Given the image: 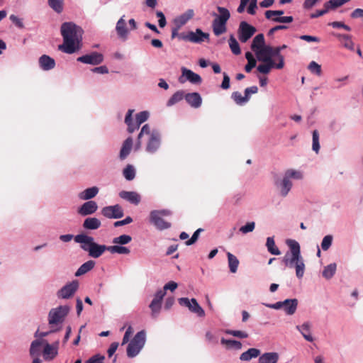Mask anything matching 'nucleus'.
<instances>
[{
  "label": "nucleus",
  "instance_id": "1",
  "mask_svg": "<svg viewBox=\"0 0 363 363\" xmlns=\"http://www.w3.org/2000/svg\"><path fill=\"white\" fill-rule=\"evenodd\" d=\"M63 43L58 49L67 54H72L82 48L83 30L73 22L63 23L60 28Z\"/></svg>",
  "mask_w": 363,
  "mask_h": 363
},
{
  "label": "nucleus",
  "instance_id": "2",
  "mask_svg": "<svg viewBox=\"0 0 363 363\" xmlns=\"http://www.w3.org/2000/svg\"><path fill=\"white\" fill-rule=\"evenodd\" d=\"M286 244L289 247L283 257V262L289 268H294L296 276L298 279H302L306 269L304 259L301 254L299 243L294 240H288Z\"/></svg>",
  "mask_w": 363,
  "mask_h": 363
},
{
  "label": "nucleus",
  "instance_id": "3",
  "mask_svg": "<svg viewBox=\"0 0 363 363\" xmlns=\"http://www.w3.org/2000/svg\"><path fill=\"white\" fill-rule=\"evenodd\" d=\"M75 242L80 244V247L87 252L89 256L92 258H99L106 251H108L109 246L98 244L94 238L86 234L77 235L74 238Z\"/></svg>",
  "mask_w": 363,
  "mask_h": 363
},
{
  "label": "nucleus",
  "instance_id": "4",
  "mask_svg": "<svg viewBox=\"0 0 363 363\" xmlns=\"http://www.w3.org/2000/svg\"><path fill=\"white\" fill-rule=\"evenodd\" d=\"M302 179L303 174L301 171L289 169L284 172L281 179L275 180L274 184L279 189V194L282 197H286L292 189V180H301Z\"/></svg>",
  "mask_w": 363,
  "mask_h": 363
},
{
  "label": "nucleus",
  "instance_id": "5",
  "mask_svg": "<svg viewBox=\"0 0 363 363\" xmlns=\"http://www.w3.org/2000/svg\"><path fill=\"white\" fill-rule=\"evenodd\" d=\"M218 13H213L212 29L216 36H220L227 31V23L230 18L229 10L225 7L217 6Z\"/></svg>",
  "mask_w": 363,
  "mask_h": 363
},
{
  "label": "nucleus",
  "instance_id": "6",
  "mask_svg": "<svg viewBox=\"0 0 363 363\" xmlns=\"http://www.w3.org/2000/svg\"><path fill=\"white\" fill-rule=\"evenodd\" d=\"M146 342L145 330L138 332L127 347V356L130 358L136 357L143 348Z\"/></svg>",
  "mask_w": 363,
  "mask_h": 363
},
{
  "label": "nucleus",
  "instance_id": "7",
  "mask_svg": "<svg viewBox=\"0 0 363 363\" xmlns=\"http://www.w3.org/2000/svg\"><path fill=\"white\" fill-rule=\"evenodd\" d=\"M171 215V211L167 209L154 210L150 213V222L160 230L168 229L171 227V223L163 219L164 216Z\"/></svg>",
  "mask_w": 363,
  "mask_h": 363
},
{
  "label": "nucleus",
  "instance_id": "8",
  "mask_svg": "<svg viewBox=\"0 0 363 363\" xmlns=\"http://www.w3.org/2000/svg\"><path fill=\"white\" fill-rule=\"evenodd\" d=\"M70 310L68 306H60L57 308H52L48 314V323L50 325H57L62 323L65 317L67 315Z\"/></svg>",
  "mask_w": 363,
  "mask_h": 363
},
{
  "label": "nucleus",
  "instance_id": "9",
  "mask_svg": "<svg viewBox=\"0 0 363 363\" xmlns=\"http://www.w3.org/2000/svg\"><path fill=\"white\" fill-rule=\"evenodd\" d=\"M179 39L194 43H201L209 39V34L203 32L200 28H196L195 31L181 33Z\"/></svg>",
  "mask_w": 363,
  "mask_h": 363
},
{
  "label": "nucleus",
  "instance_id": "10",
  "mask_svg": "<svg viewBox=\"0 0 363 363\" xmlns=\"http://www.w3.org/2000/svg\"><path fill=\"white\" fill-rule=\"evenodd\" d=\"M79 289V281L74 280L66 284L57 292V296L60 299H68L72 297Z\"/></svg>",
  "mask_w": 363,
  "mask_h": 363
},
{
  "label": "nucleus",
  "instance_id": "11",
  "mask_svg": "<svg viewBox=\"0 0 363 363\" xmlns=\"http://www.w3.org/2000/svg\"><path fill=\"white\" fill-rule=\"evenodd\" d=\"M256 32V28L246 21H241L238 28V38L242 43H246Z\"/></svg>",
  "mask_w": 363,
  "mask_h": 363
},
{
  "label": "nucleus",
  "instance_id": "12",
  "mask_svg": "<svg viewBox=\"0 0 363 363\" xmlns=\"http://www.w3.org/2000/svg\"><path fill=\"white\" fill-rule=\"evenodd\" d=\"M178 301L181 306L187 307L189 311L196 313L198 316L203 317L205 315L204 310L200 306L195 298H191L190 300L188 298H180Z\"/></svg>",
  "mask_w": 363,
  "mask_h": 363
},
{
  "label": "nucleus",
  "instance_id": "13",
  "mask_svg": "<svg viewBox=\"0 0 363 363\" xmlns=\"http://www.w3.org/2000/svg\"><path fill=\"white\" fill-rule=\"evenodd\" d=\"M161 145V135L158 130H153L146 145V151L153 154L156 152Z\"/></svg>",
  "mask_w": 363,
  "mask_h": 363
},
{
  "label": "nucleus",
  "instance_id": "14",
  "mask_svg": "<svg viewBox=\"0 0 363 363\" xmlns=\"http://www.w3.org/2000/svg\"><path fill=\"white\" fill-rule=\"evenodd\" d=\"M77 62L91 65H98L103 62L104 61V55L98 52H91L89 54L84 55L82 56L79 57L77 59Z\"/></svg>",
  "mask_w": 363,
  "mask_h": 363
},
{
  "label": "nucleus",
  "instance_id": "15",
  "mask_svg": "<svg viewBox=\"0 0 363 363\" xmlns=\"http://www.w3.org/2000/svg\"><path fill=\"white\" fill-rule=\"evenodd\" d=\"M101 214L107 218H121L123 216V210L118 204L104 207Z\"/></svg>",
  "mask_w": 363,
  "mask_h": 363
},
{
  "label": "nucleus",
  "instance_id": "16",
  "mask_svg": "<svg viewBox=\"0 0 363 363\" xmlns=\"http://www.w3.org/2000/svg\"><path fill=\"white\" fill-rule=\"evenodd\" d=\"M182 75L179 78L180 83H184L186 81H189L194 84H199L201 83L202 79L200 75L194 73L193 71L188 69L185 67L182 69Z\"/></svg>",
  "mask_w": 363,
  "mask_h": 363
},
{
  "label": "nucleus",
  "instance_id": "17",
  "mask_svg": "<svg viewBox=\"0 0 363 363\" xmlns=\"http://www.w3.org/2000/svg\"><path fill=\"white\" fill-rule=\"evenodd\" d=\"M116 31L118 38L123 40H126L129 35V30L126 27L125 15L122 16L117 21L116 25Z\"/></svg>",
  "mask_w": 363,
  "mask_h": 363
},
{
  "label": "nucleus",
  "instance_id": "18",
  "mask_svg": "<svg viewBox=\"0 0 363 363\" xmlns=\"http://www.w3.org/2000/svg\"><path fill=\"white\" fill-rule=\"evenodd\" d=\"M272 50V47L269 45H264L256 51H255L257 57L259 61L261 62H274L272 58H271V52Z\"/></svg>",
  "mask_w": 363,
  "mask_h": 363
},
{
  "label": "nucleus",
  "instance_id": "19",
  "mask_svg": "<svg viewBox=\"0 0 363 363\" xmlns=\"http://www.w3.org/2000/svg\"><path fill=\"white\" fill-rule=\"evenodd\" d=\"M98 209L97 203L94 201H88L83 203L78 210V213L83 216L93 214Z\"/></svg>",
  "mask_w": 363,
  "mask_h": 363
},
{
  "label": "nucleus",
  "instance_id": "20",
  "mask_svg": "<svg viewBox=\"0 0 363 363\" xmlns=\"http://www.w3.org/2000/svg\"><path fill=\"white\" fill-rule=\"evenodd\" d=\"M119 196L134 205L139 204L141 200L140 195L135 191H121L119 193Z\"/></svg>",
  "mask_w": 363,
  "mask_h": 363
},
{
  "label": "nucleus",
  "instance_id": "21",
  "mask_svg": "<svg viewBox=\"0 0 363 363\" xmlns=\"http://www.w3.org/2000/svg\"><path fill=\"white\" fill-rule=\"evenodd\" d=\"M194 16V11L193 9H188L182 14L176 17L174 20V23L175 26L178 28H181L184 25H185L190 19H191Z\"/></svg>",
  "mask_w": 363,
  "mask_h": 363
},
{
  "label": "nucleus",
  "instance_id": "22",
  "mask_svg": "<svg viewBox=\"0 0 363 363\" xmlns=\"http://www.w3.org/2000/svg\"><path fill=\"white\" fill-rule=\"evenodd\" d=\"M184 99L188 104L194 108H199L202 103V98L197 92L186 94Z\"/></svg>",
  "mask_w": 363,
  "mask_h": 363
},
{
  "label": "nucleus",
  "instance_id": "23",
  "mask_svg": "<svg viewBox=\"0 0 363 363\" xmlns=\"http://www.w3.org/2000/svg\"><path fill=\"white\" fill-rule=\"evenodd\" d=\"M311 326L312 325L309 321L304 322L302 325L296 326V330L301 333L304 339L311 342L314 340L311 333Z\"/></svg>",
  "mask_w": 363,
  "mask_h": 363
},
{
  "label": "nucleus",
  "instance_id": "24",
  "mask_svg": "<svg viewBox=\"0 0 363 363\" xmlns=\"http://www.w3.org/2000/svg\"><path fill=\"white\" fill-rule=\"evenodd\" d=\"M39 65L43 70L48 71L53 69L55 66V61L53 58L47 55H43L39 58Z\"/></svg>",
  "mask_w": 363,
  "mask_h": 363
},
{
  "label": "nucleus",
  "instance_id": "25",
  "mask_svg": "<svg viewBox=\"0 0 363 363\" xmlns=\"http://www.w3.org/2000/svg\"><path fill=\"white\" fill-rule=\"evenodd\" d=\"M296 298H288L284 301L283 308L287 315H291L295 313L298 307Z\"/></svg>",
  "mask_w": 363,
  "mask_h": 363
},
{
  "label": "nucleus",
  "instance_id": "26",
  "mask_svg": "<svg viewBox=\"0 0 363 363\" xmlns=\"http://www.w3.org/2000/svg\"><path fill=\"white\" fill-rule=\"evenodd\" d=\"M279 355L277 352H265L259 356L258 363H277Z\"/></svg>",
  "mask_w": 363,
  "mask_h": 363
},
{
  "label": "nucleus",
  "instance_id": "27",
  "mask_svg": "<svg viewBox=\"0 0 363 363\" xmlns=\"http://www.w3.org/2000/svg\"><path fill=\"white\" fill-rule=\"evenodd\" d=\"M99 189L97 186L87 188L79 194V198L82 200H89L94 198L99 193Z\"/></svg>",
  "mask_w": 363,
  "mask_h": 363
},
{
  "label": "nucleus",
  "instance_id": "28",
  "mask_svg": "<svg viewBox=\"0 0 363 363\" xmlns=\"http://www.w3.org/2000/svg\"><path fill=\"white\" fill-rule=\"evenodd\" d=\"M101 225L99 219L94 217L86 218L83 223V228L86 230H96Z\"/></svg>",
  "mask_w": 363,
  "mask_h": 363
},
{
  "label": "nucleus",
  "instance_id": "29",
  "mask_svg": "<svg viewBox=\"0 0 363 363\" xmlns=\"http://www.w3.org/2000/svg\"><path fill=\"white\" fill-rule=\"evenodd\" d=\"M335 36L342 43V45L345 48L351 51L354 50V43L352 40L351 35L338 33L336 34Z\"/></svg>",
  "mask_w": 363,
  "mask_h": 363
},
{
  "label": "nucleus",
  "instance_id": "30",
  "mask_svg": "<svg viewBox=\"0 0 363 363\" xmlns=\"http://www.w3.org/2000/svg\"><path fill=\"white\" fill-rule=\"evenodd\" d=\"M44 349H43V357L45 360H52L58 354V352H56L55 349L52 348L50 344H49L47 340L44 342Z\"/></svg>",
  "mask_w": 363,
  "mask_h": 363
},
{
  "label": "nucleus",
  "instance_id": "31",
  "mask_svg": "<svg viewBox=\"0 0 363 363\" xmlns=\"http://www.w3.org/2000/svg\"><path fill=\"white\" fill-rule=\"evenodd\" d=\"M133 146V139L128 137L123 143L120 151V158L124 160L130 154Z\"/></svg>",
  "mask_w": 363,
  "mask_h": 363
},
{
  "label": "nucleus",
  "instance_id": "32",
  "mask_svg": "<svg viewBox=\"0 0 363 363\" xmlns=\"http://www.w3.org/2000/svg\"><path fill=\"white\" fill-rule=\"evenodd\" d=\"M260 354V350L257 348H250L246 352L242 353L240 356L241 361H250L252 358H256Z\"/></svg>",
  "mask_w": 363,
  "mask_h": 363
},
{
  "label": "nucleus",
  "instance_id": "33",
  "mask_svg": "<svg viewBox=\"0 0 363 363\" xmlns=\"http://www.w3.org/2000/svg\"><path fill=\"white\" fill-rule=\"evenodd\" d=\"M337 271V264L336 263H331L328 264L327 266L324 267L322 275L325 279H332L334 275L335 274Z\"/></svg>",
  "mask_w": 363,
  "mask_h": 363
},
{
  "label": "nucleus",
  "instance_id": "34",
  "mask_svg": "<svg viewBox=\"0 0 363 363\" xmlns=\"http://www.w3.org/2000/svg\"><path fill=\"white\" fill-rule=\"evenodd\" d=\"M45 340H35L32 342L30 347V354L32 357H38L40 354L41 346L44 345Z\"/></svg>",
  "mask_w": 363,
  "mask_h": 363
},
{
  "label": "nucleus",
  "instance_id": "35",
  "mask_svg": "<svg viewBox=\"0 0 363 363\" xmlns=\"http://www.w3.org/2000/svg\"><path fill=\"white\" fill-rule=\"evenodd\" d=\"M220 343L221 345H224L226 349L231 350L234 349L236 350H240L242 348V343L240 341L235 340H227L224 337H222L220 339Z\"/></svg>",
  "mask_w": 363,
  "mask_h": 363
},
{
  "label": "nucleus",
  "instance_id": "36",
  "mask_svg": "<svg viewBox=\"0 0 363 363\" xmlns=\"http://www.w3.org/2000/svg\"><path fill=\"white\" fill-rule=\"evenodd\" d=\"M95 266V262L93 260H89L84 264H82L79 268L75 272L76 277H80L90 270H91Z\"/></svg>",
  "mask_w": 363,
  "mask_h": 363
},
{
  "label": "nucleus",
  "instance_id": "37",
  "mask_svg": "<svg viewBox=\"0 0 363 363\" xmlns=\"http://www.w3.org/2000/svg\"><path fill=\"white\" fill-rule=\"evenodd\" d=\"M227 257L230 272L234 274L238 271L240 262L238 259L230 252H227Z\"/></svg>",
  "mask_w": 363,
  "mask_h": 363
},
{
  "label": "nucleus",
  "instance_id": "38",
  "mask_svg": "<svg viewBox=\"0 0 363 363\" xmlns=\"http://www.w3.org/2000/svg\"><path fill=\"white\" fill-rule=\"evenodd\" d=\"M266 247L268 252L274 255H279L281 254L280 250L276 246L274 237H268L266 241Z\"/></svg>",
  "mask_w": 363,
  "mask_h": 363
},
{
  "label": "nucleus",
  "instance_id": "39",
  "mask_svg": "<svg viewBox=\"0 0 363 363\" xmlns=\"http://www.w3.org/2000/svg\"><path fill=\"white\" fill-rule=\"evenodd\" d=\"M263 46H264V37L263 34L260 33L254 38L251 45V49L255 52Z\"/></svg>",
  "mask_w": 363,
  "mask_h": 363
},
{
  "label": "nucleus",
  "instance_id": "40",
  "mask_svg": "<svg viewBox=\"0 0 363 363\" xmlns=\"http://www.w3.org/2000/svg\"><path fill=\"white\" fill-rule=\"evenodd\" d=\"M184 92L183 91H178L175 92L167 102V106H172L175 104L179 102L184 98Z\"/></svg>",
  "mask_w": 363,
  "mask_h": 363
},
{
  "label": "nucleus",
  "instance_id": "41",
  "mask_svg": "<svg viewBox=\"0 0 363 363\" xmlns=\"http://www.w3.org/2000/svg\"><path fill=\"white\" fill-rule=\"evenodd\" d=\"M49 6L56 13H60L63 11V0H48Z\"/></svg>",
  "mask_w": 363,
  "mask_h": 363
},
{
  "label": "nucleus",
  "instance_id": "42",
  "mask_svg": "<svg viewBox=\"0 0 363 363\" xmlns=\"http://www.w3.org/2000/svg\"><path fill=\"white\" fill-rule=\"evenodd\" d=\"M108 252L111 254L117 253L120 255H128L130 252L129 248L127 247L117 245L109 246Z\"/></svg>",
  "mask_w": 363,
  "mask_h": 363
},
{
  "label": "nucleus",
  "instance_id": "43",
  "mask_svg": "<svg viewBox=\"0 0 363 363\" xmlns=\"http://www.w3.org/2000/svg\"><path fill=\"white\" fill-rule=\"evenodd\" d=\"M123 174L126 180L131 181L135 177V169L131 164H128L123 171Z\"/></svg>",
  "mask_w": 363,
  "mask_h": 363
},
{
  "label": "nucleus",
  "instance_id": "44",
  "mask_svg": "<svg viewBox=\"0 0 363 363\" xmlns=\"http://www.w3.org/2000/svg\"><path fill=\"white\" fill-rule=\"evenodd\" d=\"M350 0H329L324 4V7H327L328 10L335 9L348 2Z\"/></svg>",
  "mask_w": 363,
  "mask_h": 363
},
{
  "label": "nucleus",
  "instance_id": "45",
  "mask_svg": "<svg viewBox=\"0 0 363 363\" xmlns=\"http://www.w3.org/2000/svg\"><path fill=\"white\" fill-rule=\"evenodd\" d=\"M229 46L232 51V52L235 55H239L241 52L240 45L237 41V40L235 38V37L231 35L229 38Z\"/></svg>",
  "mask_w": 363,
  "mask_h": 363
},
{
  "label": "nucleus",
  "instance_id": "46",
  "mask_svg": "<svg viewBox=\"0 0 363 363\" xmlns=\"http://www.w3.org/2000/svg\"><path fill=\"white\" fill-rule=\"evenodd\" d=\"M265 64L259 65L257 67V70L262 74H268L271 69L275 67L274 62H264Z\"/></svg>",
  "mask_w": 363,
  "mask_h": 363
},
{
  "label": "nucleus",
  "instance_id": "47",
  "mask_svg": "<svg viewBox=\"0 0 363 363\" xmlns=\"http://www.w3.org/2000/svg\"><path fill=\"white\" fill-rule=\"evenodd\" d=\"M132 240L131 236L128 235H121L113 239V243L118 245H126Z\"/></svg>",
  "mask_w": 363,
  "mask_h": 363
},
{
  "label": "nucleus",
  "instance_id": "48",
  "mask_svg": "<svg viewBox=\"0 0 363 363\" xmlns=\"http://www.w3.org/2000/svg\"><path fill=\"white\" fill-rule=\"evenodd\" d=\"M232 99L238 105H242L249 101L245 95V96H242L241 93L239 91H234L232 94Z\"/></svg>",
  "mask_w": 363,
  "mask_h": 363
},
{
  "label": "nucleus",
  "instance_id": "49",
  "mask_svg": "<svg viewBox=\"0 0 363 363\" xmlns=\"http://www.w3.org/2000/svg\"><path fill=\"white\" fill-rule=\"evenodd\" d=\"M308 69L311 73L315 74L317 76H320L322 74L321 66L315 61H311L309 63Z\"/></svg>",
  "mask_w": 363,
  "mask_h": 363
},
{
  "label": "nucleus",
  "instance_id": "50",
  "mask_svg": "<svg viewBox=\"0 0 363 363\" xmlns=\"http://www.w3.org/2000/svg\"><path fill=\"white\" fill-rule=\"evenodd\" d=\"M333 237L331 235H325L321 242V248L324 251H327L332 245Z\"/></svg>",
  "mask_w": 363,
  "mask_h": 363
},
{
  "label": "nucleus",
  "instance_id": "51",
  "mask_svg": "<svg viewBox=\"0 0 363 363\" xmlns=\"http://www.w3.org/2000/svg\"><path fill=\"white\" fill-rule=\"evenodd\" d=\"M313 145L312 149L314 152L318 153L320 150V143H319V133L318 130H315L313 131Z\"/></svg>",
  "mask_w": 363,
  "mask_h": 363
},
{
  "label": "nucleus",
  "instance_id": "52",
  "mask_svg": "<svg viewBox=\"0 0 363 363\" xmlns=\"http://www.w3.org/2000/svg\"><path fill=\"white\" fill-rule=\"evenodd\" d=\"M149 115V112L147 111H143L137 113L135 116V122L140 125L148 119Z\"/></svg>",
  "mask_w": 363,
  "mask_h": 363
},
{
  "label": "nucleus",
  "instance_id": "53",
  "mask_svg": "<svg viewBox=\"0 0 363 363\" xmlns=\"http://www.w3.org/2000/svg\"><path fill=\"white\" fill-rule=\"evenodd\" d=\"M225 333L239 338L248 337V334L246 332L242 330H225Z\"/></svg>",
  "mask_w": 363,
  "mask_h": 363
},
{
  "label": "nucleus",
  "instance_id": "54",
  "mask_svg": "<svg viewBox=\"0 0 363 363\" xmlns=\"http://www.w3.org/2000/svg\"><path fill=\"white\" fill-rule=\"evenodd\" d=\"M162 304L160 303L156 302L155 301H152L149 307L152 311V316H157L161 310Z\"/></svg>",
  "mask_w": 363,
  "mask_h": 363
},
{
  "label": "nucleus",
  "instance_id": "55",
  "mask_svg": "<svg viewBox=\"0 0 363 363\" xmlns=\"http://www.w3.org/2000/svg\"><path fill=\"white\" fill-rule=\"evenodd\" d=\"M255 223L254 221L248 222L245 225H242L240 228V231L242 234H247L248 233H251L255 230Z\"/></svg>",
  "mask_w": 363,
  "mask_h": 363
},
{
  "label": "nucleus",
  "instance_id": "56",
  "mask_svg": "<svg viewBox=\"0 0 363 363\" xmlns=\"http://www.w3.org/2000/svg\"><path fill=\"white\" fill-rule=\"evenodd\" d=\"M10 21L18 28H23L24 24L23 22V20L20 18H18L17 16L14 14H11L9 16Z\"/></svg>",
  "mask_w": 363,
  "mask_h": 363
},
{
  "label": "nucleus",
  "instance_id": "57",
  "mask_svg": "<svg viewBox=\"0 0 363 363\" xmlns=\"http://www.w3.org/2000/svg\"><path fill=\"white\" fill-rule=\"evenodd\" d=\"M104 359L105 357L104 355L97 354L86 360V363H104Z\"/></svg>",
  "mask_w": 363,
  "mask_h": 363
},
{
  "label": "nucleus",
  "instance_id": "58",
  "mask_svg": "<svg viewBox=\"0 0 363 363\" xmlns=\"http://www.w3.org/2000/svg\"><path fill=\"white\" fill-rule=\"evenodd\" d=\"M202 230H203V229H201V228H199V229H197V230L194 233V234L192 235L191 238L189 240H186V241L185 244H186V245H188V246H189V245H193L194 243H195V242L197 241L198 238H199V233H200Z\"/></svg>",
  "mask_w": 363,
  "mask_h": 363
},
{
  "label": "nucleus",
  "instance_id": "59",
  "mask_svg": "<svg viewBox=\"0 0 363 363\" xmlns=\"http://www.w3.org/2000/svg\"><path fill=\"white\" fill-rule=\"evenodd\" d=\"M272 21L278 23H289L294 21V18L289 16H279L272 18Z\"/></svg>",
  "mask_w": 363,
  "mask_h": 363
},
{
  "label": "nucleus",
  "instance_id": "60",
  "mask_svg": "<svg viewBox=\"0 0 363 363\" xmlns=\"http://www.w3.org/2000/svg\"><path fill=\"white\" fill-rule=\"evenodd\" d=\"M329 25L331 26L334 28H343L347 31L351 30V28L349 26L345 24L342 22H340V21H334V22L329 23Z\"/></svg>",
  "mask_w": 363,
  "mask_h": 363
},
{
  "label": "nucleus",
  "instance_id": "61",
  "mask_svg": "<svg viewBox=\"0 0 363 363\" xmlns=\"http://www.w3.org/2000/svg\"><path fill=\"white\" fill-rule=\"evenodd\" d=\"M250 4L247 7V13L251 15H254L256 12V9L257 8V0H250Z\"/></svg>",
  "mask_w": 363,
  "mask_h": 363
},
{
  "label": "nucleus",
  "instance_id": "62",
  "mask_svg": "<svg viewBox=\"0 0 363 363\" xmlns=\"http://www.w3.org/2000/svg\"><path fill=\"white\" fill-rule=\"evenodd\" d=\"M320 0H305L303 4V7L306 10L311 9L317 3L320 2Z\"/></svg>",
  "mask_w": 363,
  "mask_h": 363
},
{
  "label": "nucleus",
  "instance_id": "63",
  "mask_svg": "<svg viewBox=\"0 0 363 363\" xmlns=\"http://www.w3.org/2000/svg\"><path fill=\"white\" fill-rule=\"evenodd\" d=\"M165 294H166V292L164 291V290L160 289L155 294L152 301H155L156 302L162 303V301L164 296H165Z\"/></svg>",
  "mask_w": 363,
  "mask_h": 363
},
{
  "label": "nucleus",
  "instance_id": "64",
  "mask_svg": "<svg viewBox=\"0 0 363 363\" xmlns=\"http://www.w3.org/2000/svg\"><path fill=\"white\" fill-rule=\"evenodd\" d=\"M132 333H133V328L130 325L127 328V330H126V331H125V333L124 334V336L123 337V340H122V343H121L122 345H125V344L128 342L130 337L132 335Z\"/></svg>",
  "mask_w": 363,
  "mask_h": 363
}]
</instances>
